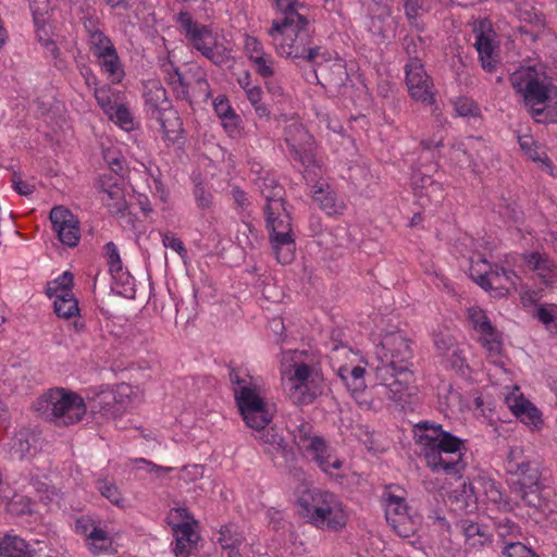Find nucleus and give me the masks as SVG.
Wrapping results in <instances>:
<instances>
[{
    "instance_id": "nucleus-1",
    "label": "nucleus",
    "mask_w": 557,
    "mask_h": 557,
    "mask_svg": "<svg viewBox=\"0 0 557 557\" xmlns=\"http://www.w3.org/2000/svg\"><path fill=\"white\" fill-rule=\"evenodd\" d=\"M256 184L265 199V222L275 259L281 264H290L295 259L296 242L290 216L284 207L285 190L276 178L269 174L260 176Z\"/></svg>"
},
{
    "instance_id": "nucleus-2",
    "label": "nucleus",
    "mask_w": 557,
    "mask_h": 557,
    "mask_svg": "<svg viewBox=\"0 0 557 557\" xmlns=\"http://www.w3.org/2000/svg\"><path fill=\"white\" fill-rule=\"evenodd\" d=\"M414 437L428 467L435 473L461 476L466 467L465 442L443 430L440 424L421 422L414 429Z\"/></svg>"
},
{
    "instance_id": "nucleus-3",
    "label": "nucleus",
    "mask_w": 557,
    "mask_h": 557,
    "mask_svg": "<svg viewBox=\"0 0 557 557\" xmlns=\"http://www.w3.org/2000/svg\"><path fill=\"white\" fill-rule=\"evenodd\" d=\"M513 89L523 96L537 123H557V86L535 66H521L510 75Z\"/></svg>"
},
{
    "instance_id": "nucleus-4",
    "label": "nucleus",
    "mask_w": 557,
    "mask_h": 557,
    "mask_svg": "<svg viewBox=\"0 0 557 557\" xmlns=\"http://www.w3.org/2000/svg\"><path fill=\"white\" fill-rule=\"evenodd\" d=\"M230 379L245 424L255 431L267 428L273 420L275 408L265 398L262 379L244 369H232Z\"/></svg>"
},
{
    "instance_id": "nucleus-5",
    "label": "nucleus",
    "mask_w": 557,
    "mask_h": 557,
    "mask_svg": "<svg viewBox=\"0 0 557 557\" xmlns=\"http://www.w3.org/2000/svg\"><path fill=\"white\" fill-rule=\"evenodd\" d=\"M297 511L308 523L333 532L342 531L349 517L336 494L320 488L304 492L297 500Z\"/></svg>"
},
{
    "instance_id": "nucleus-6",
    "label": "nucleus",
    "mask_w": 557,
    "mask_h": 557,
    "mask_svg": "<svg viewBox=\"0 0 557 557\" xmlns=\"http://www.w3.org/2000/svg\"><path fill=\"white\" fill-rule=\"evenodd\" d=\"M269 36L277 55L288 59L306 60L318 65L320 47L313 45V36L308 18L293 22H272Z\"/></svg>"
},
{
    "instance_id": "nucleus-7",
    "label": "nucleus",
    "mask_w": 557,
    "mask_h": 557,
    "mask_svg": "<svg viewBox=\"0 0 557 557\" xmlns=\"http://www.w3.org/2000/svg\"><path fill=\"white\" fill-rule=\"evenodd\" d=\"M381 351L383 356L377 355V364L373 366L379 381L376 393L397 404L410 403L418 392L413 372L406 364H397L394 354L388 356L394 350Z\"/></svg>"
},
{
    "instance_id": "nucleus-8",
    "label": "nucleus",
    "mask_w": 557,
    "mask_h": 557,
    "mask_svg": "<svg viewBox=\"0 0 557 557\" xmlns=\"http://www.w3.org/2000/svg\"><path fill=\"white\" fill-rule=\"evenodd\" d=\"M33 409L57 425H73L87 412L85 399L77 393L54 387L42 393L33 404Z\"/></svg>"
},
{
    "instance_id": "nucleus-9",
    "label": "nucleus",
    "mask_w": 557,
    "mask_h": 557,
    "mask_svg": "<svg viewBox=\"0 0 557 557\" xmlns=\"http://www.w3.org/2000/svg\"><path fill=\"white\" fill-rule=\"evenodd\" d=\"M176 23L187 45L215 65L225 64L231 59L232 49L226 46L223 36L196 21L189 12H180Z\"/></svg>"
},
{
    "instance_id": "nucleus-10",
    "label": "nucleus",
    "mask_w": 557,
    "mask_h": 557,
    "mask_svg": "<svg viewBox=\"0 0 557 557\" xmlns=\"http://www.w3.org/2000/svg\"><path fill=\"white\" fill-rule=\"evenodd\" d=\"M462 491H454L450 495L460 510L472 511L476 505L482 504L487 507L508 511L513 509V504L504 497L498 484L490 479L479 476L471 482L462 483Z\"/></svg>"
},
{
    "instance_id": "nucleus-11",
    "label": "nucleus",
    "mask_w": 557,
    "mask_h": 557,
    "mask_svg": "<svg viewBox=\"0 0 557 557\" xmlns=\"http://www.w3.org/2000/svg\"><path fill=\"white\" fill-rule=\"evenodd\" d=\"M294 438L298 448L313 459L324 473L333 478L342 475L343 461L333 455V450L323 438L312 432L310 423L304 422L298 425L294 430Z\"/></svg>"
},
{
    "instance_id": "nucleus-12",
    "label": "nucleus",
    "mask_w": 557,
    "mask_h": 557,
    "mask_svg": "<svg viewBox=\"0 0 557 557\" xmlns=\"http://www.w3.org/2000/svg\"><path fill=\"white\" fill-rule=\"evenodd\" d=\"M89 51L101 72L112 84H119L125 76L123 64L111 38L96 24H85Z\"/></svg>"
},
{
    "instance_id": "nucleus-13",
    "label": "nucleus",
    "mask_w": 557,
    "mask_h": 557,
    "mask_svg": "<svg viewBox=\"0 0 557 557\" xmlns=\"http://www.w3.org/2000/svg\"><path fill=\"white\" fill-rule=\"evenodd\" d=\"M383 497L386 520L391 527L401 537L413 535L421 524V517L406 503L405 490L388 486Z\"/></svg>"
},
{
    "instance_id": "nucleus-14",
    "label": "nucleus",
    "mask_w": 557,
    "mask_h": 557,
    "mask_svg": "<svg viewBox=\"0 0 557 557\" xmlns=\"http://www.w3.org/2000/svg\"><path fill=\"white\" fill-rule=\"evenodd\" d=\"M290 359L294 361L293 364L283 362L281 368L284 389L293 403L310 404L318 395L317 389L312 386L314 377H318V370L305 362L295 361L294 357Z\"/></svg>"
},
{
    "instance_id": "nucleus-15",
    "label": "nucleus",
    "mask_w": 557,
    "mask_h": 557,
    "mask_svg": "<svg viewBox=\"0 0 557 557\" xmlns=\"http://www.w3.org/2000/svg\"><path fill=\"white\" fill-rule=\"evenodd\" d=\"M168 523L175 536L174 553L176 557H189L199 540L197 521L185 507H176L170 510Z\"/></svg>"
},
{
    "instance_id": "nucleus-16",
    "label": "nucleus",
    "mask_w": 557,
    "mask_h": 557,
    "mask_svg": "<svg viewBox=\"0 0 557 557\" xmlns=\"http://www.w3.org/2000/svg\"><path fill=\"white\" fill-rule=\"evenodd\" d=\"M73 275L64 272L48 283L46 294L53 299L54 312L59 318H76L79 313L78 301L72 293Z\"/></svg>"
},
{
    "instance_id": "nucleus-17",
    "label": "nucleus",
    "mask_w": 557,
    "mask_h": 557,
    "mask_svg": "<svg viewBox=\"0 0 557 557\" xmlns=\"http://www.w3.org/2000/svg\"><path fill=\"white\" fill-rule=\"evenodd\" d=\"M285 143L289 154L306 169L314 163V138L298 123H292L285 128Z\"/></svg>"
},
{
    "instance_id": "nucleus-18",
    "label": "nucleus",
    "mask_w": 557,
    "mask_h": 557,
    "mask_svg": "<svg viewBox=\"0 0 557 557\" xmlns=\"http://www.w3.org/2000/svg\"><path fill=\"white\" fill-rule=\"evenodd\" d=\"M75 532L82 535L94 555L112 552L113 534L90 517H81L75 521Z\"/></svg>"
},
{
    "instance_id": "nucleus-19",
    "label": "nucleus",
    "mask_w": 557,
    "mask_h": 557,
    "mask_svg": "<svg viewBox=\"0 0 557 557\" xmlns=\"http://www.w3.org/2000/svg\"><path fill=\"white\" fill-rule=\"evenodd\" d=\"M406 85L410 97L423 104H432L434 99L433 83L419 59L410 60L405 67Z\"/></svg>"
},
{
    "instance_id": "nucleus-20",
    "label": "nucleus",
    "mask_w": 557,
    "mask_h": 557,
    "mask_svg": "<svg viewBox=\"0 0 557 557\" xmlns=\"http://www.w3.org/2000/svg\"><path fill=\"white\" fill-rule=\"evenodd\" d=\"M504 398L511 413L528 426L540 430L543 425L541 411L523 395L518 385L505 387Z\"/></svg>"
},
{
    "instance_id": "nucleus-21",
    "label": "nucleus",
    "mask_w": 557,
    "mask_h": 557,
    "mask_svg": "<svg viewBox=\"0 0 557 557\" xmlns=\"http://www.w3.org/2000/svg\"><path fill=\"white\" fill-rule=\"evenodd\" d=\"M504 398L511 413L528 426L540 430L543 425L541 411L523 395L518 385L505 387Z\"/></svg>"
},
{
    "instance_id": "nucleus-22",
    "label": "nucleus",
    "mask_w": 557,
    "mask_h": 557,
    "mask_svg": "<svg viewBox=\"0 0 557 557\" xmlns=\"http://www.w3.org/2000/svg\"><path fill=\"white\" fill-rule=\"evenodd\" d=\"M49 218L59 240L67 247L77 246L81 239L77 218L67 208L62 206L52 208Z\"/></svg>"
},
{
    "instance_id": "nucleus-23",
    "label": "nucleus",
    "mask_w": 557,
    "mask_h": 557,
    "mask_svg": "<svg viewBox=\"0 0 557 557\" xmlns=\"http://www.w3.org/2000/svg\"><path fill=\"white\" fill-rule=\"evenodd\" d=\"M522 504L529 508L528 515L536 522L548 517L552 511L548 502L542 496L539 481L534 483L527 482L525 485L519 484L515 490Z\"/></svg>"
},
{
    "instance_id": "nucleus-24",
    "label": "nucleus",
    "mask_w": 557,
    "mask_h": 557,
    "mask_svg": "<svg viewBox=\"0 0 557 557\" xmlns=\"http://www.w3.org/2000/svg\"><path fill=\"white\" fill-rule=\"evenodd\" d=\"M144 111L152 120L172 109L166 90L158 81H148L144 84Z\"/></svg>"
},
{
    "instance_id": "nucleus-25",
    "label": "nucleus",
    "mask_w": 557,
    "mask_h": 557,
    "mask_svg": "<svg viewBox=\"0 0 557 557\" xmlns=\"http://www.w3.org/2000/svg\"><path fill=\"white\" fill-rule=\"evenodd\" d=\"M467 317L482 345L493 348V345L502 344V335L492 324L485 311L479 307H471L468 309Z\"/></svg>"
},
{
    "instance_id": "nucleus-26",
    "label": "nucleus",
    "mask_w": 557,
    "mask_h": 557,
    "mask_svg": "<svg viewBox=\"0 0 557 557\" xmlns=\"http://www.w3.org/2000/svg\"><path fill=\"white\" fill-rule=\"evenodd\" d=\"M506 470L520 478L518 484L525 485L527 482L534 483L540 479L537 467H535L519 447L510 449L506 460Z\"/></svg>"
},
{
    "instance_id": "nucleus-27",
    "label": "nucleus",
    "mask_w": 557,
    "mask_h": 557,
    "mask_svg": "<svg viewBox=\"0 0 557 557\" xmlns=\"http://www.w3.org/2000/svg\"><path fill=\"white\" fill-rule=\"evenodd\" d=\"M485 24L480 23L479 27H474L475 42L474 47L478 51L481 65L484 71L493 73L498 63V55L496 53V45L493 40L492 32L484 30Z\"/></svg>"
},
{
    "instance_id": "nucleus-28",
    "label": "nucleus",
    "mask_w": 557,
    "mask_h": 557,
    "mask_svg": "<svg viewBox=\"0 0 557 557\" xmlns=\"http://www.w3.org/2000/svg\"><path fill=\"white\" fill-rule=\"evenodd\" d=\"M525 264L534 271L543 284L557 287V263L547 255L537 251L522 256Z\"/></svg>"
},
{
    "instance_id": "nucleus-29",
    "label": "nucleus",
    "mask_w": 557,
    "mask_h": 557,
    "mask_svg": "<svg viewBox=\"0 0 557 557\" xmlns=\"http://www.w3.org/2000/svg\"><path fill=\"white\" fill-rule=\"evenodd\" d=\"M162 133V139L166 146L180 145L184 143L183 122L178 112L172 108L166 112L152 119Z\"/></svg>"
},
{
    "instance_id": "nucleus-30",
    "label": "nucleus",
    "mask_w": 557,
    "mask_h": 557,
    "mask_svg": "<svg viewBox=\"0 0 557 557\" xmlns=\"http://www.w3.org/2000/svg\"><path fill=\"white\" fill-rule=\"evenodd\" d=\"M112 387L113 393H107L106 396L112 397L114 410H116V418L141 401L143 394L138 386L120 383L112 385Z\"/></svg>"
},
{
    "instance_id": "nucleus-31",
    "label": "nucleus",
    "mask_w": 557,
    "mask_h": 557,
    "mask_svg": "<svg viewBox=\"0 0 557 557\" xmlns=\"http://www.w3.org/2000/svg\"><path fill=\"white\" fill-rule=\"evenodd\" d=\"M107 393H113L112 385H99L86 391V399L90 406L91 412H98L109 419H116L114 401L112 397H107Z\"/></svg>"
},
{
    "instance_id": "nucleus-32",
    "label": "nucleus",
    "mask_w": 557,
    "mask_h": 557,
    "mask_svg": "<svg viewBox=\"0 0 557 557\" xmlns=\"http://www.w3.org/2000/svg\"><path fill=\"white\" fill-rule=\"evenodd\" d=\"M520 148L524 153L535 163L539 168L549 174L550 176H557L555 173V166L547 156L545 148L536 143L532 136L523 135L518 138Z\"/></svg>"
},
{
    "instance_id": "nucleus-33",
    "label": "nucleus",
    "mask_w": 557,
    "mask_h": 557,
    "mask_svg": "<svg viewBox=\"0 0 557 557\" xmlns=\"http://www.w3.org/2000/svg\"><path fill=\"white\" fill-rule=\"evenodd\" d=\"M312 198L327 215L344 213L345 205L325 183L318 182L312 186Z\"/></svg>"
},
{
    "instance_id": "nucleus-34",
    "label": "nucleus",
    "mask_w": 557,
    "mask_h": 557,
    "mask_svg": "<svg viewBox=\"0 0 557 557\" xmlns=\"http://www.w3.org/2000/svg\"><path fill=\"white\" fill-rule=\"evenodd\" d=\"M520 281L521 278L516 272L495 264L493 272H490L485 289H495L499 295H506L511 288L517 289Z\"/></svg>"
},
{
    "instance_id": "nucleus-35",
    "label": "nucleus",
    "mask_w": 557,
    "mask_h": 557,
    "mask_svg": "<svg viewBox=\"0 0 557 557\" xmlns=\"http://www.w3.org/2000/svg\"><path fill=\"white\" fill-rule=\"evenodd\" d=\"M218 542L226 557H239L244 535L237 525L227 524L220 530Z\"/></svg>"
},
{
    "instance_id": "nucleus-36",
    "label": "nucleus",
    "mask_w": 557,
    "mask_h": 557,
    "mask_svg": "<svg viewBox=\"0 0 557 557\" xmlns=\"http://www.w3.org/2000/svg\"><path fill=\"white\" fill-rule=\"evenodd\" d=\"M478 146H484L486 148L481 137L469 136L458 140L451 147L450 158L456 160L460 168L474 166L470 150Z\"/></svg>"
},
{
    "instance_id": "nucleus-37",
    "label": "nucleus",
    "mask_w": 557,
    "mask_h": 557,
    "mask_svg": "<svg viewBox=\"0 0 557 557\" xmlns=\"http://www.w3.org/2000/svg\"><path fill=\"white\" fill-rule=\"evenodd\" d=\"M257 432L259 433L257 440L268 454L272 455L273 458L282 456L286 459V445L283 437L274 429L264 428Z\"/></svg>"
},
{
    "instance_id": "nucleus-38",
    "label": "nucleus",
    "mask_w": 557,
    "mask_h": 557,
    "mask_svg": "<svg viewBox=\"0 0 557 557\" xmlns=\"http://www.w3.org/2000/svg\"><path fill=\"white\" fill-rule=\"evenodd\" d=\"M34 548L20 536L7 534L0 539V554L5 557H32Z\"/></svg>"
},
{
    "instance_id": "nucleus-39",
    "label": "nucleus",
    "mask_w": 557,
    "mask_h": 557,
    "mask_svg": "<svg viewBox=\"0 0 557 557\" xmlns=\"http://www.w3.org/2000/svg\"><path fill=\"white\" fill-rule=\"evenodd\" d=\"M33 434L27 429H22L3 443V447L13 458L23 459L30 450Z\"/></svg>"
},
{
    "instance_id": "nucleus-40",
    "label": "nucleus",
    "mask_w": 557,
    "mask_h": 557,
    "mask_svg": "<svg viewBox=\"0 0 557 557\" xmlns=\"http://www.w3.org/2000/svg\"><path fill=\"white\" fill-rule=\"evenodd\" d=\"M275 9L283 15L272 22H293L294 20L306 18L301 11L306 8L301 0H273Z\"/></svg>"
},
{
    "instance_id": "nucleus-41",
    "label": "nucleus",
    "mask_w": 557,
    "mask_h": 557,
    "mask_svg": "<svg viewBox=\"0 0 557 557\" xmlns=\"http://www.w3.org/2000/svg\"><path fill=\"white\" fill-rule=\"evenodd\" d=\"M96 488L99 491L101 496L107 498L112 505L119 508L128 507L127 498L123 496L122 492L113 481L98 479L96 481Z\"/></svg>"
},
{
    "instance_id": "nucleus-42",
    "label": "nucleus",
    "mask_w": 557,
    "mask_h": 557,
    "mask_svg": "<svg viewBox=\"0 0 557 557\" xmlns=\"http://www.w3.org/2000/svg\"><path fill=\"white\" fill-rule=\"evenodd\" d=\"M163 72L166 73L165 81L173 86L176 97L189 100L188 85L178 69L169 62L163 65Z\"/></svg>"
},
{
    "instance_id": "nucleus-43",
    "label": "nucleus",
    "mask_w": 557,
    "mask_h": 557,
    "mask_svg": "<svg viewBox=\"0 0 557 557\" xmlns=\"http://www.w3.org/2000/svg\"><path fill=\"white\" fill-rule=\"evenodd\" d=\"M454 110L460 117L473 120V124H481L482 113L480 106L471 98L459 97L454 102Z\"/></svg>"
},
{
    "instance_id": "nucleus-44",
    "label": "nucleus",
    "mask_w": 557,
    "mask_h": 557,
    "mask_svg": "<svg viewBox=\"0 0 557 557\" xmlns=\"http://www.w3.org/2000/svg\"><path fill=\"white\" fill-rule=\"evenodd\" d=\"M108 119L125 132L135 128L134 116L129 108L122 101L106 114Z\"/></svg>"
},
{
    "instance_id": "nucleus-45",
    "label": "nucleus",
    "mask_w": 557,
    "mask_h": 557,
    "mask_svg": "<svg viewBox=\"0 0 557 557\" xmlns=\"http://www.w3.org/2000/svg\"><path fill=\"white\" fill-rule=\"evenodd\" d=\"M94 95L103 113L108 114L114 106H117L121 102L122 92L104 85L96 88Z\"/></svg>"
},
{
    "instance_id": "nucleus-46",
    "label": "nucleus",
    "mask_w": 557,
    "mask_h": 557,
    "mask_svg": "<svg viewBox=\"0 0 557 557\" xmlns=\"http://www.w3.org/2000/svg\"><path fill=\"white\" fill-rule=\"evenodd\" d=\"M496 533L504 546L508 542H517L523 537L521 528L508 518L500 519L496 523Z\"/></svg>"
},
{
    "instance_id": "nucleus-47",
    "label": "nucleus",
    "mask_w": 557,
    "mask_h": 557,
    "mask_svg": "<svg viewBox=\"0 0 557 557\" xmlns=\"http://www.w3.org/2000/svg\"><path fill=\"white\" fill-rule=\"evenodd\" d=\"M33 18L36 26V36L41 46L53 57L58 58L60 50L55 42L49 37V34L45 26V20L41 14L37 11H33Z\"/></svg>"
},
{
    "instance_id": "nucleus-48",
    "label": "nucleus",
    "mask_w": 557,
    "mask_h": 557,
    "mask_svg": "<svg viewBox=\"0 0 557 557\" xmlns=\"http://www.w3.org/2000/svg\"><path fill=\"white\" fill-rule=\"evenodd\" d=\"M535 317L549 333L557 335V305L545 304L539 306Z\"/></svg>"
},
{
    "instance_id": "nucleus-49",
    "label": "nucleus",
    "mask_w": 557,
    "mask_h": 557,
    "mask_svg": "<svg viewBox=\"0 0 557 557\" xmlns=\"http://www.w3.org/2000/svg\"><path fill=\"white\" fill-rule=\"evenodd\" d=\"M493 268L494 265L483 258H479L478 260L471 259L469 269L470 276L482 288H486V282H488L490 272H493Z\"/></svg>"
},
{
    "instance_id": "nucleus-50",
    "label": "nucleus",
    "mask_w": 557,
    "mask_h": 557,
    "mask_svg": "<svg viewBox=\"0 0 557 557\" xmlns=\"http://www.w3.org/2000/svg\"><path fill=\"white\" fill-rule=\"evenodd\" d=\"M418 202L421 207L425 208L429 206L437 207L445 199V191L443 185L438 182H435L421 195L417 196Z\"/></svg>"
},
{
    "instance_id": "nucleus-51",
    "label": "nucleus",
    "mask_w": 557,
    "mask_h": 557,
    "mask_svg": "<svg viewBox=\"0 0 557 557\" xmlns=\"http://www.w3.org/2000/svg\"><path fill=\"white\" fill-rule=\"evenodd\" d=\"M250 64L262 79L273 78L276 73V61L269 52Z\"/></svg>"
},
{
    "instance_id": "nucleus-52",
    "label": "nucleus",
    "mask_w": 557,
    "mask_h": 557,
    "mask_svg": "<svg viewBox=\"0 0 557 557\" xmlns=\"http://www.w3.org/2000/svg\"><path fill=\"white\" fill-rule=\"evenodd\" d=\"M128 467H131L132 470L144 471L153 474L156 478L163 476L174 470V468L157 466L144 458L132 460Z\"/></svg>"
},
{
    "instance_id": "nucleus-53",
    "label": "nucleus",
    "mask_w": 557,
    "mask_h": 557,
    "mask_svg": "<svg viewBox=\"0 0 557 557\" xmlns=\"http://www.w3.org/2000/svg\"><path fill=\"white\" fill-rule=\"evenodd\" d=\"M244 52L250 63L268 53L262 42L257 37L250 35L245 36Z\"/></svg>"
},
{
    "instance_id": "nucleus-54",
    "label": "nucleus",
    "mask_w": 557,
    "mask_h": 557,
    "mask_svg": "<svg viewBox=\"0 0 557 557\" xmlns=\"http://www.w3.org/2000/svg\"><path fill=\"white\" fill-rule=\"evenodd\" d=\"M104 251L110 273L113 276L119 275L123 270V265L116 245L113 242L106 244Z\"/></svg>"
},
{
    "instance_id": "nucleus-55",
    "label": "nucleus",
    "mask_w": 557,
    "mask_h": 557,
    "mask_svg": "<svg viewBox=\"0 0 557 557\" xmlns=\"http://www.w3.org/2000/svg\"><path fill=\"white\" fill-rule=\"evenodd\" d=\"M161 239L164 248L172 249L183 260L187 258V249L184 243L174 233L170 231L161 232Z\"/></svg>"
},
{
    "instance_id": "nucleus-56",
    "label": "nucleus",
    "mask_w": 557,
    "mask_h": 557,
    "mask_svg": "<svg viewBox=\"0 0 557 557\" xmlns=\"http://www.w3.org/2000/svg\"><path fill=\"white\" fill-rule=\"evenodd\" d=\"M347 387L351 392L352 397L360 406H364L367 408L373 407V404L368 401L364 397L366 391V382L364 380H345Z\"/></svg>"
},
{
    "instance_id": "nucleus-57",
    "label": "nucleus",
    "mask_w": 557,
    "mask_h": 557,
    "mask_svg": "<svg viewBox=\"0 0 557 557\" xmlns=\"http://www.w3.org/2000/svg\"><path fill=\"white\" fill-rule=\"evenodd\" d=\"M503 554L506 557H539L531 548L527 547L520 541L508 542L503 547Z\"/></svg>"
},
{
    "instance_id": "nucleus-58",
    "label": "nucleus",
    "mask_w": 557,
    "mask_h": 557,
    "mask_svg": "<svg viewBox=\"0 0 557 557\" xmlns=\"http://www.w3.org/2000/svg\"><path fill=\"white\" fill-rule=\"evenodd\" d=\"M8 510L14 515L33 512V502L28 496L15 495L8 504Z\"/></svg>"
},
{
    "instance_id": "nucleus-59",
    "label": "nucleus",
    "mask_w": 557,
    "mask_h": 557,
    "mask_svg": "<svg viewBox=\"0 0 557 557\" xmlns=\"http://www.w3.org/2000/svg\"><path fill=\"white\" fill-rule=\"evenodd\" d=\"M12 188L21 196H29L35 191L32 181H24L21 173L14 172L11 177Z\"/></svg>"
},
{
    "instance_id": "nucleus-60",
    "label": "nucleus",
    "mask_w": 557,
    "mask_h": 557,
    "mask_svg": "<svg viewBox=\"0 0 557 557\" xmlns=\"http://www.w3.org/2000/svg\"><path fill=\"white\" fill-rule=\"evenodd\" d=\"M213 109L220 120L236 113L232 108L230 100L224 95H219L213 100Z\"/></svg>"
},
{
    "instance_id": "nucleus-61",
    "label": "nucleus",
    "mask_w": 557,
    "mask_h": 557,
    "mask_svg": "<svg viewBox=\"0 0 557 557\" xmlns=\"http://www.w3.org/2000/svg\"><path fill=\"white\" fill-rule=\"evenodd\" d=\"M33 487L37 492L39 500L45 502L46 504H51L57 498H59L58 492L54 488L50 487L47 483L40 482L34 484Z\"/></svg>"
},
{
    "instance_id": "nucleus-62",
    "label": "nucleus",
    "mask_w": 557,
    "mask_h": 557,
    "mask_svg": "<svg viewBox=\"0 0 557 557\" xmlns=\"http://www.w3.org/2000/svg\"><path fill=\"white\" fill-rule=\"evenodd\" d=\"M433 183L434 180L430 175L414 173L412 175V186L416 197L429 189Z\"/></svg>"
},
{
    "instance_id": "nucleus-63",
    "label": "nucleus",
    "mask_w": 557,
    "mask_h": 557,
    "mask_svg": "<svg viewBox=\"0 0 557 557\" xmlns=\"http://www.w3.org/2000/svg\"><path fill=\"white\" fill-rule=\"evenodd\" d=\"M239 123L240 117L236 113L227 117L221 119V124L223 128L231 137H237L240 134Z\"/></svg>"
},
{
    "instance_id": "nucleus-64",
    "label": "nucleus",
    "mask_w": 557,
    "mask_h": 557,
    "mask_svg": "<svg viewBox=\"0 0 557 557\" xmlns=\"http://www.w3.org/2000/svg\"><path fill=\"white\" fill-rule=\"evenodd\" d=\"M194 196L196 203L201 209H207L211 206L212 196L210 193H207L202 185H196L194 189Z\"/></svg>"
}]
</instances>
